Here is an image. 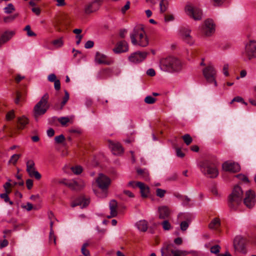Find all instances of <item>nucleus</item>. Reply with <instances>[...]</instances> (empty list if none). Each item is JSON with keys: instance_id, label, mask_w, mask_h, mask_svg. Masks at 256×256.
<instances>
[{"instance_id": "obj_43", "label": "nucleus", "mask_w": 256, "mask_h": 256, "mask_svg": "<svg viewBox=\"0 0 256 256\" xmlns=\"http://www.w3.org/2000/svg\"><path fill=\"white\" fill-rule=\"evenodd\" d=\"M234 102H242L246 106L248 104L247 102L244 101L243 98L240 96L234 97L230 102V104H232Z\"/></svg>"}, {"instance_id": "obj_53", "label": "nucleus", "mask_w": 256, "mask_h": 256, "mask_svg": "<svg viewBox=\"0 0 256 256\" xmlns=\"http://www.w3.org/2000/svg\"><path fill=\"white\" fill-rule=\"evenodd\" d=\"M14 117V113L13 110L10 111L6 114V120H10L13 119Z\"/></svg>"}, {"instance_id": "obj_33", "label": "nucleus", "mask_w": 256, "mask_h": 256, "mask_svg": "<svg viewBox=\"0 0 256 256\" xmlns=\"http://www.w3.org/2000/svg\"><path fill=\"white\" fill-rule=\"evenodd\" d=\"M137 173L141 178H143L145 180H147L149 179L148 173L145 170L138 169Z\"/></svg>"}, {"instance_id": "obj_47", "label": "nucleus", "mask_w": 256, "mask_h": 256, "mask_svg": "<svg viewBox=\"0 0 256 256\" xmlns=\"http://www.w3.org/2000/svg\"><path fill=\"white\" fill-rule=\"evenodd\" d=\"M220 249V246L219 245H214L211 247L210 252L215 254H218Z\"/></svg>"}, {"instance_id": "obj_39", "label": "nucleus", "mask_w": 256, "mask_h": 256, "mask_svg": "<svg viewBox=\"0 0 256 256\" xmlns=\"http://www.w3.org/2000/svg\"><path fill=\"white\" fill-rule=\"evenodd\" d=\"M21 156L20 154H13L10 158L8 163L12 164L14 165H15L18 162L19 158Z\"/></svg>"}, {"instance_id": "obj_9", "label": "nucleus", "mask_w": 256, "mask_h": 256, "mask_svg": "<svg viewBox=\"0 0 256 256\" xmlns=\"http://www.w3.org/2000/svg\"><path fill=\"white\" fill-rule=\"evenodd\" d=\"M184 10L186 14L194 20H200L202 18V10L196 6L187 4L185 6Z\"/></svg>"}, {"instance_id": "obj_54", "label": "nucleus", "mask_w": 256, "mask_h": 256, "mask_svg": "<svg viewBox=\"0 0 256 256\" xmlns=\"http://www.w3.org/2000/svg\"><path fill=\"white\" fill-rule=\"evenodd\" d=\"M166 193V191L165 190L160 188H158L156 190V194L157 196L160 198L164 197Z\"/></svg>"}, {"instance_id": "obj_30", "label": "nucleus", "mask_w": 256, "mask_h": 256, "mask_svg": "<svg viewBox=\"0 0 256 256\" xmlns=\"http://www.w3.org/2000/svg\"><path fill=\"white\" fill-rule=\"evenodd\" d=\"M138 228L142 232H146L148 228V222L145 220H141L136 224Z\"/></svg>"}, {"instance_id": "obj_31", "label": "nucleus", "mask_w": 256, "mask_h": 256, "mask_svg": "<svg viewBox=\"0 0 256 256\" xmlns=\"http://www.w3.org/2000/svg\"><path fill=\"white\" fill-rule=\"evenodd\" d=\"M168 6V2L167 0H162L160 2V12L161 13L165 12Z\"/></svg>"}, {"instance_id": "obj_45", "label": "nucleus", "mask_w": 256, "mask_h": 256, "mask_svg": "<svg viewBox=\"0 0 256 256\" xmlns=\"http://www.w3.org/2000/svg\"><path fill=\"white\" fill-rule=\"evenodd\" d=\"M71 170L72 172L76 174H79L82 173V167L80 166L72 167Z\"/></svg>"}, {"instance_id": "obj_19", "label": "nucleus", "mask_w": 256, "mask_h": 256, "mask_svg": "<svg viewBox=\"0 0 256 256\" xmlns=\"http://www.w3.org/2000/svg\"><path fill=\"white\" fill-rule=\"evenodd\" d=\"M222 168L224 170L231 172H237L240 170V165L238 163L226 162L222 164Z\"/></svg>"}, {"instance_id": "obj_6", "label": "nucleus", "mask_w": 256, "mask_h": 256, "mask_svg": "<svg viewBox=\"0 0 256 256\" xmlns=\"http://www.w3.org/2000/svg\"><path fill=\"white\" fill-rule=\"evenodd\" d=\"M162 256H170V254L173 256H186L190 254V252L181 250H174V246L172 244L164 243L160 249Z\"/></svg>"}, {"instance_id": "obj_32", "label": "nucleus", "mask_w": 256, "mask_h": 256, "mask_svg": "<svg viewBox=\"0 0 256 256\" xmlns=\"http://www.w3.org/2000/svg\"><path fill=\"white\" fill-rule=\"evenodd\" d=\"M10 194V192L9 190H6V192L0 194V198L2 199H4L6 202H8L10 204L12 205L14 203L12 201L10 200V198L8 196Z\"/></svg>"}, {"instance_id": "obj_42", "label": "nucleus", "mask_w": 256, "mask_h": 256, "mask_svg": "<svg viewBox=\"0 0 256 256\" xmlns=\"http://www.w3.org/2000/svg\"><path fill=\"white\" fill-rule=\"evenodd\" d=\"M156 99L150 96H146L144 101L147 104H153L156 102Z\"/></svg>"}, {"instance_id": "obj_20", "label": "nucleus", "mask_w": 256, "mask_h": 256, "mask_svg": "<svg viewBox=\"0 0 256 256\" xmlns=\"http://www.w3.org/2000/svg\"><path fill=\"white\" fill-rule=\"evenodd\" d=\"M95 61L98 64H104L106 65H110L114 62L112 60H107L106 55L102 54L99 52H97L96 54Z\"/></svg>"}, {"instance_id": "obj_46", "label": "nucleus", "mask_w": 256, "mask_h": 256, "mask_svg": "<svg viewBox=\"0 0 256 256\" xmlns=\"http://www.w3.org/2000/svg\"><path fill=\"white\" fill-rule=\"evenodd\" d=\"M162 228L165 230H168L172 228V226L169 222L167 220H164L162 223Z\"/></svg>"}, {"instance_id": "obj_63", "label": "nucleus", "mask_w": 256, "mask_h": 256, "mask_svg": "<svg viewBox=\"0 0 256 256\" xmlns=\"http://www.w3.org/2000/svg\"><path fill=\"white\" fill-rule=\"evenodd\" d=\"M214 6H220L222 4L225 0H212Z\"/></svg>"}, {"instance_id": "obj_29", "label": "nucleus", "mask_w": 256, "mask_h": 256, "mask_svg": "<svg viewBox=\"0 0 256 256\" xmlns=\"http://www.w3.org/2000/svg\"><path fill=\"white\" fill-rule=\"evenodd\" d=\"M28 120L24 116L18 118V128L23 129L28 124Z\"/></svg>"}, {"instance_id": "obj_40", "label": "nucleus", "mask_w": 256, "mask_h": 256, "mask_svg": "<svg viewBox=\"0 0 256 256\" xmlns=\"http://www.w3.org/2000/svg\"><path fill=\"white\" fill-rule=\"evenodd\" d=\"M18 16V14H16L12 16H5L3 20L4 22H10L14 20L17 18Z\"/></svg>"}, {"instance_id": "obj_14", "label": "nucleus", "mask_w": 256, "mask_h": 256, "mask_svg": "<svg viewBox=\"0 0 256 256\" xmlns=\"http://www.w3.org/2000/svg\"><path fill=\"white\" fill-rule=\"evenodd\" d=\"M148 54V52H147L138 51L132 54L128 57V60L132 63L138 64L144 60Z\"/></svg>"}, {"instance_id": "obj_44", "label": "nucleus", "mask_w": 256, "mask_h": 256, "mask_svg": "<svg viewBox=\"0 0 256 256\" xmlns=\"http://www.w3.org/2000/svg\"><path fill=\"white\" fill-rule=\"evenodd\" d=\"M24 30L26 32V34L28 36H36V34L31 30L30 26V25L26 26L24 28Z\"/></svg>"}, {"instance_id": "obj_5", "label": "nucleus", "mask_w": 256, "mask_h": 256, "mask_svg": "<svg viewBox=\"0 0 256 256\" xmlns=\"http://www.w3.org/2000/svg\"><path fill=\"white\" fill-rule=\"evenodd\" d=\"M49 95L46 93L40 100L35 105L33 109L34 116L35 118L44 114L50 108L48 104Z\"/></svg>"}, {"instance_id": "obj_50", "label": "nucleus", "mask_w": 256, "mask_h": 256, "mask_svg": "<svg viewBox=\"0 0 256 256\" xmlns=\"http://www.w3.org/2000/svg\"><path fill=\"white\" fill-rule=\"evenodd\" d=\"M52 44L56 47L60 48L63 45V42L62 38H59L54 40Z\"/></svg>"}, {"instance_id": "obj_8", "label": "nucleus", "mask_w": 256, "mask_h": 256, "mask_svg": "<svg viewBox=\"0 0 256 256\" xmlns=\"http://www.w3.org/2000/svg\"><path fill=\"white\" fill-rule=\"evenodd\" d=\"M72 190H78L82 189L85 186V182L81 179L66 180L64 179L60 182Z\"/></svg>"}, {"instance_id": "obj_55", "label": "nucleus", "mask_w": 256, "mask_h": 256, "mask_svg": "<svg viewBox=\"0 0 256 256\" xmlns=\"http://www.w3.org/2000/svg\"><path fill=\"white\" fill-rule=\"evenodd\" d=\"M11 180L10 179L8 180V182H6L5 184L4 185L3 187L4 189L5 192H6V190H9L10 192V193L12 192L11 189H10L9 188L12 186V184L10 183V182Z\"/></svg>"}, {"instance_id": "obj_51", "label": "nucleus", "mask_w": 256, "mask_h": 256, "mask_svg": "<svg viewBox=\"0 0 256 256\" xmlns=\"http://www.w3.org/2000/svg\"><path fill=\"white\" fill-rule=\"evenodd\" d=\"M180 200L183 202V204L184 205L188 206L189 204V203L190 202V199L187 196H180Z\"/></svg>"}, {"instance_id": "obj_1", "label": "nucleus", "mask_w": 256, "mask_h": 256, "mask_svg": "<svg viewBox=\"0 0 256 256\" xmlns=\"http://www.w3.org/2000/svg\"><path fill=\"white\" fill-rule=\"evenodd\" d=\"M160 68L164 72H177L182 69V63L176 58L168 56L160 60Z\"/></svg>"}, {"instance_id": "obj_3", "label": "nucleus", "mask_w": 256, "mask_h": 256, "mask_svg": "<svg viewBox=\"0 0 256 256\" xmlns=\"http://www.w3.org/2000/svg\"><path fill=\"white\" fill-rule=\"evenodd\" d=\"M202 172L210 178H215L218 174L216 162L214 158L206 159L199 164Z\"/></svg>"}, {"instance_id": "obj_41", "label": "nucleus", "mask_w": 256, "mask_h": 256, "mask_svg": "<svg viewBox=\"0 0 256 256\" xmlns=\"http://www.w3.org/2000/svg\"><path fill=\"white\" fill-rule=\"evenodd\" d=\"M69 99V94L67 90H64V96L62 98V100L61 102V106L60 110H62L63 106L66 104Z\"/></svg>"}, {"instance_id": "obj_56", "label": "nucleus", "mask_w": 256, "mask_h": 256, "mask_svg": "<svg viewBox=\"0 0 256 256\" xmlns=\"http://www.w3.org/2000/svg\"><path fill=\"white\" fill-rule=\"evenodd\" d=\"M21 100H22V94H20V92H16V98L14 100V102L16 104H19Z\"/></svg>"}, {"instance_id": "obj_38", "label": "nucleus", "mask_w": 256, "mask_h": 256, "mask_svg": "<svg viewBox=\"0 0 256 256\" xmlns=\"http://www.w3.org/2000/svg\"><path fill=\"white\" fill-rule=\"evenodd\" d=\"M184 142L187 145H190L192 142V138L189 134H186L182 136Z\"/></svg>"}, {"instance_id": "obj_27", "label": "nucleus", "mask_w": 256, "mask_h": 256, "mask_svg": "<svg viewBox=\"0 0 256 256\" xmlns=\"http://www.w3.org/2000/svg\"><path fill=\"white\" fill-rule=\"evenodd\" d=\"M90 203V201L88 199L80 198L71 204L72 207H75L77 206H80L82 208L86 206Z\"/></svg>"}, {"instance_id": "obj_35", "label": "nucleus", "mask_w": 256, "mask_h": 256, "mask_svg": "<svg viewBox=\"0 0 256 256\" xmlns=\"http://www.w3.org/2000/svg\"><path fill=\"white\" fill-rule=\"evenodd\" d=\"M220 225V220L218 218H214L209 224L210 229L216 228Z\"/></svg>"}, {"instance_id": "obj_60", "label": "nucleus", "mask_w": 256, "mask_h": 256, "mask_svg": "<svg viewBox=\"0 0 256 256\" xmlns=\"http://www.w3.org/2000/svg\"><path fill=\"white\" fill-rule=\"evenodd\" d=\"M56 78V76L54 74H50L48 77V81L50 82H54L56 81L57 80Z\"/></svg>"}, {"instance_id": "obj_11", "label": "nucleus", "mask_w": 256, "mask_h": 256, "mask_svg": "<svg viewBox=\"0 0 256 256\" xmlns=\"http://www.w3.org/2000/svg\"><path fill=\"white\" fill-rule=\"evenodd\" d=\"M101 6L100 0H94L86 4L84 8V13L89 15L98 11Z\"/></svg>"}, {"instance_id": "obj_22", "label": "nucleus", "mask_w": 256, "mask_h": 256, "mask_svg": "<svg viewBox=\"0 0 256 256\" xmlns=\"http://www.w3.org/2000/svg\"><path fill=\"white\" fill-rule=\"evenodd\" d=\"M158 218L160 219L168 218L170 213L169 208L166 206H161L158 208Z\"/></svg>"}, {"instance_id": "obj_25", "label": "nucleus", "mask_w": 256, "mask_h": 256, "mask_svg": "<svg viewBox=\"0 0 256 256\" xmlns=\"http://www.w3.org/2000/svg\"><path fill=\"white\" fill-rule=\"evenodd\" d=\"M136 184L140 190L142 196L143 198L147 197L150 192L149 187L144 183L140 182H138Z\"/></svg>"}, {"instance_id": "obj_58", "label": "nucleus", "mask_w": 256, "mask_h": 256, "mask_svg": "<svg viewBox=\"0 0 256 256\" xmlns=\"http://www.w3.org/2000/svg\"><path fill=\"white\" fill-rule=\"evenodd\" d=\"M26 186L28 190H30L33 186V180L31 179H28L26 180Z\"/></svg>"}, {"instance_id": "obj_23", "label": "nucleus", "mask_w": 256, "mask_h": 256, "mask_svg": "<svg viewBox=\"0 0 256 256\" xmlns=\"http://www.w3.org/2000/svg\"><path fill=\"white\" fill-rule=\"evenodd\" d=\"M14 34L15 32L14 31L4 32L0 37V47L10 40Z\"/></svg>"}, {"instance_id": "obj_28", "label": "nucleus", "mask_w": 256, "mask_h": 256, "mask_svg": "<svg viewBox=\"0 0 256 256\" xmlns=\"http://www.w3.org/2000/svg\"><path fill=\"white\" fill-rule=\"evenodd\" d=\"M111 148L114 154H120L122 153L124 150L121 144L119 143H114L111 145Z\"/></svg>"}, {"instance_id": "obj_59", "label": "nucleus", "mask_w": 256, "mask_h": 256, "mask_svg": "<svg viewBox=\"0 0 256 256\" xmlns=\"http://www.w3.org/2000/svg\"><path fill=\"white\" fill-rule=\"evenodd\" d=\"M130 2H127L124 6L122 8V12L123 14H124L130 8Z\"/></svg>"}, {"instance_id": "obj_64", "label": "nucleus", "mask_w": 256, "mask_h": 256, "mask_svg": "<svg viewBox=\"0 0 256 256\" xmlns=\"http://www.w3.org/2000/svg\"><path fill=\"white\" fill-rule=\"evenodd\" d=\"M54 82V86L55 90H60V80H57Z\"/></svg>"}, {"instance_id": "obj_36", "label": "nucleus", "mask_w": 256, "mask_h": 256, "mask_svg": "<svg viewBox=\"0 0 256 256\" xmlns=\"http://www.w3.org/2000/svg\"><path fill=\"white\" fill-rule=\"evenodd\" d=\"M4 10L6 14H10L15 10V8L12 4H8L4 8Z\"/></svg>"}, {"instance_id": "obj_12", "label": "nucleus", "mask_w": 256, "mask_h": 256, "mask_svg": "<svg viewBox=\"0 0 256 256\" xmlns=\"http://www.w3.org/2000/svg\"><path fill=\"white\" fill-rule=\"evenodd\" d=\"M246 240L241 236H238L234 240V246L235 250L242 254H246L247 250L246 247Z\"/></svg>"}, {"instance_id": "obj_62", "label": "nucleus", "mask_w": 256, "mask_h": 256, "mask_svg": "<svg viewBox=\"0 0 256 256\" xmlns=\"http://www.w3.org/2000/svg\"><path fill=\"white\" fill-rule=\"evenodd\" d=\"M228 70V64H224L223 66L222 70H223V72H224V75L226 76H228L229 74Z\"/></svg>"}, {"instance_id": "obj_24", "label": "nucleus", "mask_w": 256, "mask_h": 256, "mask_svg": "<svg viewBox=\"0 0 256 256\" xmlns=\"http://www.w3.org/2000/svg\"><path fill=\"white\" fill-rule=\"evenodd\" d=\"M190 30L186 28H182L180 30V34L184 40L186 42L192 44L194 42L192 36H190Z\"/></svg>"}, {"instance_id": "obj_52", "label": "nucleus", "mask_w": 256, "mask_h": 256, "mask_svg": "<svg viewBox=\"0 0 256 256\" xmlns=\"http://www.w3.org/2000/svg\"><path fill=\"white\" fill-rule=\"evenodd\" d=\"M58 120L62 125L65 126L70 121V120L68 118L62 117L59 118Z\"/></svg>"}, {"instance_id": "obj_48", "label": "nucleus", "mask_w": 256, "mask_h": 256, "mask_svg": "<svg viewBox=\"0 0 256 256\" xmlns=\"http://www.w3.org/2000/svg\"><path fill=\"white\" fill-rule=\"evenodd\" d=\"M65 140V137L63 134H60L54 138V140L57 144L62 143Z\"/></svg>"}, {"instance_id": "obj_7", "label": "nucleus", "mask_w": 256, "mask_h": 256, "mask_svg": "<svg viewBox=\"0 0 256 256\" xmlns=\"http://www.w3.org/2000/svg\"><path fill=\"white\" fill-rule=\"evenodd\" d=\"M242 56L245 62L256 58V40H250L246 44Z\"/></svg>"}, {"instance_id": "obj_37", "label": "nucleus", "mask_w": 256, "mask_h": 256, "mask_svg": "<svg viewBox=\"0 0 256 256\" xmlns=\"http://www.w3.org/2000/svg\"><path fill=\"white\" fill-rule=\"evenodd\" d=\"M53 223L52 222H50L51 230L50 232L49 240L50 242H53L54 244H56V238L54 234V231L52 230Z\"/></svg>"}, {"instance_id": "obj_26", "label": "nucleus", "mask_w": 256, "mask_h": 256, "mask_svg": "<svg viewBox=\"0 0 256 256\" xmlns=\"http://www.w3.org/2000/svg\"><path fill=\"white\" fill-rule=\"evenodd\" d=\"M117 202L115 200H112L110 202V215L108 216V218L116 217L117 216Z\"/></svg>"}, {"instance_id": "obj_57", "label": "nucleus", "mask_w": 256, "mask_h": 256, "mask_svg": "<svg viewBox=\"0 0 256 256\" xmlns=\"http://www.w3.org/2000/svg\"><path fill=\"white\" fill-rule=\"evenodd\" d=\"M236 177L240 180H242L243 182H248V178L245 176L244 175H243L242 174H239L236 176Z\"/></svg>"}, {"instance_id": "obj_13", "label": "nucleus", "mask_w": 256, "mask_h": 256, "mask_svg": "<svg viewBox=\"0 0 256 256\" xmlns=\"http://www.w3.org/2000/svg\"><path fill=\"white\" fill-rule=\"evenodd\" d=\"M115 73L118 75L120 73L119 68H106L100 70L98 74V78L100 79L106 78L112 76V74Z\"/></svg>"}, {"instance_id": "obj_2", "label": "nucleus", "mask_w": 256, "mask_h": 256, "mask_svg": "<svg viewBox=\"0 0 256 256\" xmlns=\"http://www.w3.org/2000/svg\"><path fill=\"white\" fill-rule=\"evenodd\" d=\"M130 38L132 44L146 47L148 44V38L141 26H136L130 34Z\"/></svg>"}, {"instance_id": "obj_61", "label": "nucleus", "mask_w": 256, "mask_h": 256, "mask_svg": "<svg viewBox=\"0 0 256 256\" xmlns=\"http://www.w3.org/2000/svg\"><path fill=\"white\" fill-rule=\"evenodd\" d=\"M94 43L92 40H88L86 42L84 45L86 48H90L94 46Z\"/></svg>"}, {"instance_id": "obj_15", "label": "nucleus", "mask_w": 256, "mask_h": 256, "mask_svg": "<svg viewBox=\"0 0 256 256\" xmlns=\"http://www.w3.org/2000/svg\"><path fill=\"white\" fill-rule=\"evenodd\" d=\"M35 164L32 160H29L26 162V172L30 177H34L36 180L41 178V174L36 170Z\"/></svg>"}, {"instance_id": "obj_21", "label": "nucleus", "mask_w": 256, "mask_h": 256, "mask_svg": "<svg viewBox=\"0 0 256 256\" xmlns=\"http://www.w3.org/2000/svg\"><path fill=\"white\" fill-rule=\"evenodd\" d=\"M128 50V43L125 40L119 42L114 48V52L116 54L126 52Z\"/></svg>"}, {"instance_id": "obj_17", "label": "nucleus", "mask_w": 256, "mask_h": 256, "mask_svg": "<svg viewBox=\"0 0 256 256\" xmlns=\"http://www.w3.org/2000/svg\"><path fill=\"white\" fill-rule=\"evenodd\" d=\"M96 181L98 187L102 190H106L110 184V178L102 174H99Z\"/></svg>"}, {"instance_id": "obj_10", "label": "nucleus", "mask_w": 256, "mask_h": 256, "mask_svg": "<svg viewBox=\"0 0 256 256\" xmlns=\"http://www.w3.org/2000/svg\"><path fill=\"white\" fill-rule=\"evenodd\" d=\"M203 74L208 82H214L215 86H217L216 81V72L212 66H208L204 69Z\"/></svg>"}, {"instance_id": "obj_16", "label": "nucleus", "mask_w": 256, "mask_h": 256, "mask_svg": "<svg viewBox=\"0 0 256 256\" xmlns=\"http://www.w3.org/2000/svg\"><path fill=\"white\" fill-rule=\"evenodd\" d=\"M244 203L248 208H252L256 203V195L254 191L248 190L244 199Z\"/></svg>"}, {"instance_id": "obj_4", "label": "nucleus", "mask_w": 256, "mask_h": 256, "mask_svg": "<svg viewBox=\"0 0 256 256\" xmlns=\"http://www.w3.org/2000/svg\"><path fill=\"white\" fill-rule=\"evenodd\" d=\"M243 194L242 188L236 186L229 196L228 204L232 210H236L238 206L242 203V196Z\"/></svg>"}, {"instance_id": "obj_18", "label": "nucleus", "mask_w": 256, "mask_h": 256, "mask_svg": "<svg viewBox=\"0 0 256 256\" xmlns=\"http://www.w3.org/2000/svg\"><path fill=\"white\" fill-rule=\"evenodd\" d=\"M202 32L206 36H210L214 32V24L212 20L208 19L202 26Z\"/></svg>"}, {"instance_id": "obj_49", "label": "nucleus", "mask_w": 256, "mask_h": 256, "mask_svg": "<svg viewBox=\"0 0 256 256\" xmlns=\"http://www.w3.org/2000/svg\"><path fill=\"white\" fill-rule=\"evenodd\" d=\"M189 226V222L188 221H182L180 224V229L182 231H185L187 230Z\"/></svg>"}, {"instance_id": "obj_34", "label": "nucleus", "mask_w": 256, "mask_h": 256, "mask_svg": "<svg viewBox=\"0 0 256 256\" xmlns=\"http://www.w3.org/2000/svg\"><path fill=\"white\" fill-rule=\"evenodd\" d=\"M90 244L88 242H86L83 244L81 248V252L84 256H90V251L86 249V248L90 246Z\"/></svg>"}]
</instances>
